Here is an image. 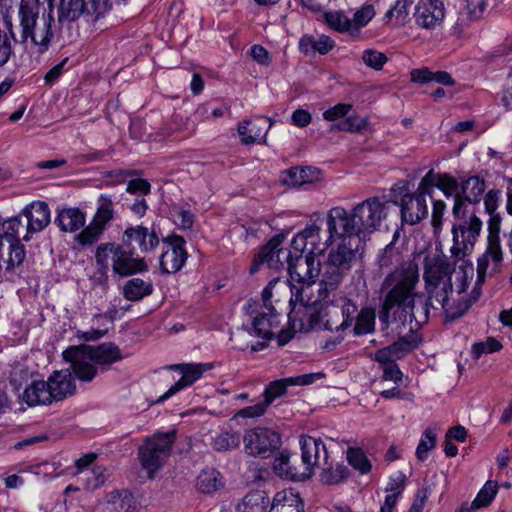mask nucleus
I'll list each match as a JSON object with an SVG mask.
<instances>
[{
  "label": "nucleus",
  "instance_id": "39",
  "mask_svg": "<svg viewBox=\"0 0 512 512\" xmlns=\"http://www.w3.org/2000/svg\"><path fill=\"white\" fill-rule=\"evenodd\" d=\"M354 335L361 336L372 333L375 329V311L371 307H363L355 319Z\"/></svg>",
  "mask_w": 512,
  "mask_h": 512
},
{
  "label": "nucleus",
  "instance_id": "54",
  "mask_svg": "<svg viewBox=\"0 0 512 512\" xmlns=\"http://www.w3.org/2000/svg\"><path fill=\"white\" fill-rule=\"evenodd\" d=\"M335 305L340 308L341 318L346 322L347 328H350L359 312L358 307L351 299L346 297L335 298Z\"/></svg>",
  "mask_w": 512,
  "mask_h": 512
},
{
  "label": "nucleus",
  "instance_id": "34",
  "mask_svg": "<svg viewBox=\"0 0 512 512\" xmlns=\"http://www.w3.org/2000/svg\"><path fill=\"white\" fill-rule=\"evenodd\" d=\"M51 394L47 390V385L45 381H33L30 385H28L21 399L28 406L33 407L37 405H49L53 402L50 398Z\"/></svg>",
  "mask_w": 512,
  "mask_h": 512
},
{
  "label": "nucleus",
  "instance_id": "60",
  "mask_svg": "<svg viewBox=\"0 0 512 512\" xmlns=\"http://www.w3.org/2000/svg\"><path fill=\"white\" fill-rule=\"evenodd\" d=\"M375 9L372 5H365L354 13L352 20V27L356 30L366 26L369 21L374 17Z\"/></svg>",
  "mask_w": 512,
  "mask_h": 512
},
{
  "label": "nucleus",
  "instance_id": "5",
  "mask_svg": "<svg viewBox=\"0 0 512 512\" xmlns=\"http://www.w3.org/2000/svg\"><path fill=\"white\" fill-rule=\"evenodd\" d=\"M95 261L97 272L100 275L99 279L103 283L108 279L110 266L113 273L120 277H128L148 270L145 259L139 257L123 242L121 244L107 242L98 245L95 251Z\"/></svg>",
  "mask_w": 512,
  "mask_h": 512
},
{
  "label": "nucleus",
  "instance_id": "13",
  "mask_svg": "<svg viewBox=\"0 0 512 512\" xmlns=\"http://www.w3.org/2000/svg\"><path fill=\"white\" fill-rule=\"evenodd\" d=\"M498 199L499 191L497 190H489L484 197L485 210L490 215L486 255L495 263H500L503 258L500 241L501 217L498 213H495L498 207Z\"/></svg>",
  "mask_w": 512,
  "mask_h": 512
},
{
  "label": "nucleus",
  "instance_id": "43",
  "mask_svg": "<svg viewBox=\"0 0 512 512\" xmlns=\"http://www.w3.org/2000/svg\"><path fill=\"white\" fill-rule=\"evenodd\" d=\"M241 442V435L234 430L218 433L212 441V447L218 452H225L237 448Z\"/></svg>",
  "mask_w": 512,
  "mask_h": 512
},
{
  "label": "nucleus",
  "instance_id": "19",
  "mask_svg": "<svg viewBox=\"0 0 512 512\" xmlns=\"http://www.w3.org/2000/svg\"><path fill=\"white\" fill-rule=\"evenodd\" d=\"M485 189V181L479 176H472L462 181L461 196L457 197L456 203L453 205V216H458L462 211L468 212L467 207L469 204H478L482 199Z\"/></svg>",
  "mask_w": 512,
  "mask_h": 512
},
{
  "label": "nucleus",
  "instance_id": "59",
  "mask_svg": "<svg viewBox=\"0 0 512 512\" xmlns=\"http://www.w3.org/2000/svg\"><path fill=\"white\" fill-rule=\"evenodd\" d=\"M101 467H95L91 470L84 472L82 480L85 483L87 489H97L102 486L105 482V476Z\"/></svg>",
  "mask_w": 512,
  "mask_h": 512
},
{
  "label": "nucleus",
  "instance_id": "58",
  "mask_svg": "<svg viewBox=\"0 0 512 512\" xmlns=\"http://www.w3.org/2000/svg\"><path fill=\"white\" fill-rule=\"evenodd\" d=\"M498 490L496 482L487 481L474 499L472 505L476 508L488 506L494 499Z\"/></svg>",
  "mask_w": 512,
  "mask_h": 512
},
{
  "label": "nucleus",
  "instance_id": "56",
  "mask_svg": "<svg viewBox=\"0 0 512 512\" xmlns=\"http://www.w3.org/2000/svg\"><path fill=\"white\" fill-rule=\"evenodd\" d=\"M436 444V434L430 430L426 429L419 441V444L416 448V457L420 461H424L428 457V453L435 447Z\"/></svg>",
  "mask_w": 512,
  "mask_h": 512
},
{
  "label": "nucleus",
  "instance_id": "1",
  "mask_svg": "<svg viewBox=\"0 0 512 512\" xmlns=\"http://www.w3.org/2000/svg\"><path fill=\"white\" fill-rule=\"evenodd\" d=\"M397 206L396 201L381 200L375 196L358 203L351 211L340 206L333 207L327 213V231L323 235L322 228L317 223L303 229L310 245L308 254H322L335 239H342V243L335 249L343 244L350 248L345 243L347 238H360L376 231L392 212L396 214Z\"/></svg>",
  "mask_w": 512,
  "mask_h": 512
},
{
  "label": "nucleus",
  "instance_id": "31",
  "mask_svg": "<svg viewBox=\"0 0 512 512\" xmlns=\"http://www.w3.org/2000/svg\"><path fill=\"white\" fill-rule=\"evenodd\" d=\"M55 223L61 231L74 233L84 227L86 216L79 208H64L59 211Z\"/></svg>",
  "mask_w": 512,
  "mask_h": 512
},
{
  "label": "nucleus",
  "instance_id": "36",
  "mask_svg": "<svg viewBox=\"0 0 512 512\" xmlns=\"http://www.w3.org/2000/svg\"><path fill=\"white\" fill-rule=\"evenodd\" d=\"M122 293L124 298L129 301H140L153 293V284L151 281L132 278L124 283Z\"/></svg>",
  "mask_w": 512,
  "mask_h": 512
},
{
  "label": "nucleus",
  "instance_id": "17",
  "mask_svg": "<svg viewBox=\"0 0 512 512\" xmlns=\"http://www.w3.org/2000/svg\"><path fill=\"white\" fill-rule=\"evenodd\" d=\"M274 472L281 478L303 481L311 477V470H307L301 458L288 450H282L273 462Z\"/></svg>",
  "mask_w": 512,
  "mask_h": 512
},
{
  "label": "nucleus",
  "instance_id": "47",
  "mask_svg": "<svg viewBox=\"0 0 512 512\" xmlns=\"http://www.w3.org/2000/svg\"><path fill=\"white\" fill-rule=\"evenodd\" d=\"M326 24L338 32L350 31L352 27V20L344 11H328L323 15Z\"/></svg>",
  "mask_w": 512,
  "mask_h": 512
},
{
  "label": "nucleus",
  "instance_id": "9",
  "mask_svg": "<svg viewBox=\"0 0 512 512\" xmlns=\"http://www.w3.org/2000/svg\"><path fill=\"white\" fill-rule=\"evenodd\" d=\"M22 226L19 217L11 218L1 225L0 269L11 271L23 263L25 248L19 238V230Z\"/></svg>",
  "mask_w": 512,
  "mask_h": 512
},
{
  "label": "nucleus",
  "instance_id": "14",
  "mask_svg": "<svg viewBox=\"0 0 512 512\" xmlns=\"http://www.w3.org/2000/svg\"><path fill=\"white\" fill-rule=\"evenodd\" d=\"M315 303L308 294H306V301H296L294 298L290 303L294 304V307L289 313L288 319L295 332H309L315 328H321L322 308L317 309L314 306Z\"/></svg>",
  "mask_w": 512,
  "mask_h": 512
},
{
  "label": "nucleus",
  "instance_id": "40",
  "mask_svg": "<svg viewBox=\"0 0 512 512\" xmlns=\"http://www.w3.org/2000/svg\"><path fill=\"white\" fill-rule=\"evenodd\" d=\"M238 135L241 143L245 145H251L258 142L260 139L265 138L268 128L263 130L257 126L256 123H252L249 120H244L238 125Z\"/></svg>",
  "mask_w": 512,
  "mask_h": 512
},
{
  "label": "nucleus",
  "instance_id": "26",
  "mask_svg": "<svg viewBox=\"0 0 512 512\" xmlns=\"http://www.w3.org/2000/svg\"><path fill=\"white\" fill-rule=\"evenodd\" d=\"M284 241L283 235H275L269 242L262 247V255L266 259L267 266L271 269H284L289 266L292 260V253L289 249L280 247Z\"/></svg>",
  "mask_w": 512,
  "mask_h": 512
},
{
  "label": "nucleus",
  "instance_id": "28",
  "mask_svg": "<svg viewBox=\"0 0 512 512\" xmlns=\"http://www.w3.org/2000/svg\"><path fill=\"white\" fill-rule=\"evenodd\" d=\"M321 172L315 167H291L281 173L280 182L288 187H299L318 181Z\"/></svg>",
  "mask_w": 512,
  "mask_h": 512
},
{
  "label": "nucleus",
  "instance_id": "12",
  "mask_svg": "<svg viewBox=\"0 0 512 512\" xmlns=\"http://www.w3.org/2000/svg\"><path fill=\"white\" fill-rule=\"evenodd\" d=\"M245 453L253 457H268L281 445L280 434L269 428L249 429L243 436Z\"/></svg>",
  "mask_w": 512,
  "mask_h": 512
},
{
  "label": "nucleus",
  "instance_id": "55",
  "mask_svg": "<svg viewBox=\"0 0 512 512\" xmlns=\"http://www.w3.org/2000/svg\"><path fill=\"white\" fill-rule=\"evenodd\" d=\"M480 295H481L480 288L475 287L471 291L468 299L458 300L457 304H456V310H449V320L453 321V320L463 316L469 310V308L472 306V304L475 303L479 299Z\"/></svg>",
  "mask_w": 512,
  "mask_h": 512
},
{
  "label": "nucleus",
  "instance_id": "51",
  "mask_svg": "<svg viewBox=\"0 0 512 512\" xmlns=\"http://www.w3.org/2000/svg\"><path fill=\"white\" fill-rule=\"evenodd\" d=\"M412 0H397L385 14V21L389 22L392 17H395L398 24H405L409 15V7L412 5Z\"/></svg>",
  "mask_w": 512,
  "mask_h": 512
},
{
  "label": "nucleus",
  "instance_id": "41",
  "mask_svg": "<svg viewBox=\"0 0 512 512\" xmlns=\"http://www.w3.org/2000/svg\"><path fill=\"white\" fill-rule=\"evenodd\" d=\"M400 236L399 230H396L393 234L392 241L386 245L382 254L378 258V263L381 268L392 267L400 264L401 262V248L396 246V241Z\"/></svg>",
  "mask_w": 512,
  "mask_h": 512
},
{
  "label": "nucleus",
  "instance_id": "48",
  "mask_svg": "<svg viewBox=\"0 0 512 512\" xmlns=\"http://www.w3.org/2000/svg\"><path fill=\"white\" fill-rule=\"evenodd\" d=\"M419 342L420 341L417 335L404 336L388 347L391 350L392 355H394L397 360L403 358L409 352L416 349L419 345Z\"/></svg>",
  "mask_w": 512,
  "mask_h": 512
},
{
  "label": "nucleus",
  "instance_id": "3",
  "mask_svg": "<svg viewBox=\"0 0 512 512\" xmlns=\"http://www.w3.org/2000/svg\"><path fill=\"white\" fill-rule=\"evenodd\" d=\"M418 274L415 271L406 270L400 274L396 283L386 294L380 320L386 322L390 311L397 307L394 312V321L400 322L403 326L409 324V330L418 329L429 320L430 308L438 309L433 302L425 299L424 295L414 293Z\"/></svg>",
  "mask_w": 512,
  "mask_h": 512
},
{
  "label": "nucleus",
  "instance_id": "2",
  "mask_svg": "<svg viewBox=\"0 0 512 512\" xmlns=\"http://www.w3.org/2000/svg\"><path fill=\"white\" fill-rule=\"evenodd\" d=\"M357 259V250L344 244L331 249L324 262L322 278L319 281L318 297L314 302H324L322 308L321 329L331 332L345 331L346 322L341 318V311L335 305L336 292L344 278L350 272Z\"/></svg>",
  "mask_w": 512,
  "mask_h": 512
},
{
  "label": "nucleus",
  "instance_id": "24",
  "mask_svg": "<svg viewBox=\"0 0 512 512\" xmlns=\"http://www.w3.org/2000/svg\"><path fill=\"white\" fill-rule=\"evenodd\" d=\"M423 279L425 285L437 284L451 280L454 267L445 259L439 256H426L423 263Z\"/></svg>",
  "mask_w": 512,
  "mask_h": 512
},
{
  "label": "nucleus",
  "instance_id": "29",
  "mask_svg": "<svg viewBox=\"0 0 512 512\" xmlns=\"http://www.w3.org/2000/svg\"><path fill=\"white\" fill-rule=\"evenodd\" d=\"M453 290L452 281L446 280L442 283L425 285L427 300L434 303L435 306H440L446 313V318L449 320V310H456L455 302L449 305V294Z\"/></svg>",
  "mask_w": 512,
  "mask_h": 512
},
{
  "label": "nucleus",
  "instance_id": "16",
  "mask_svg": "<svg viewBox=\"0 0 512 512\" xmlns=\"http://www.w3.org/2000/svg\"><path fill=\"white\" fill-rule=\"evenodd\" d=\"M255 313L252 321L253 331L257 337L264 340H270L279 334V344L284 345L292 337L288 335L283 339L284 331L280 329L279 314L274 307H265V309L254 310Z\"/></svg>",
  "mask_w": 512,
  "mask_h": 512
},
{
  "label": "nucleus",
  "instance_id": "63",
  "mask_svg": "<svg viewBox=\"0 0 512 512\" xmlns=\"http://www.w3.org/2000/svg\"><path fill=\"white\" fill-rule=\"evenodd\" d=\"M268 406L264 400L260 403L240 409L236 414L235 418H257L265 414Z\"/></svg>",
  "mask_w": 512,
  "mask_h": 512
},
{
  "label": "nucleus",
  "instance_id": "20",
  "mask_svg": "<svg viewBox=\"0 0 512 512\" xmlns=\"http://www.w3.org/2000/svg\"><path fill=\"white\" fill-rule=\"evenodd\" d=\"M445 17V7L441 0H420L414 12L416 24L424 29H434L441 25Z\"/></svg>",
  "mask_w": 512,
  "mask_h": 512
},
{
  "label": "nucleus",
  "instance_id": "37",
  "mask_svg": "<svg viewBox=\"0 0 512 512\" xmlns=\"http://www.w3.org/2000/svg\"><path fill=\"white\" fill-rule=\"evenodd\" d=\"M410 78L412 82L426 84L434 81L436 83L453 86L455 84L454 79L446 71L432 72L428 68L413 69L410 72Z\"/></svg>",
  "mask_w": 512,
  "mask_h": 512
},
{
  "label": "nucleus",
  "instance_id": "11",
  "mask_svg": "<svg viewBox=\"0 0 512 512\" xmlns=\"http://www.w3.org/2000/svg\"><path fill=\"white\" fill-rule=\"evenodd\" d=\"M109 9L108 0H60L58 22L71 23L81 15H86L92 21H97Z\"/></svg>",
  "mask_w": 512,
  "mask_h": 512
},
{
  "label": "nucleus",
  "instance_id": "45",
  "mask_svg": "<svg viewBox=\"0 0 512 512\" xmlns=\"http://www.w3.org/2000/svg\"><path fill=\"white\" fill-rule=\"evenodd\" d=\"M114 209L113 201L108 195H100L98 198V206L96 213L92 219L95 223L106 229V225L113 220Z\"/></svg>",
  "mask_w": 512,
  "mask_h": 512
},
{
  "label": "nucleus",
  "instance_id": "25",
  "mask_svg": "<svg viewBox=\"0 0 512 512\" xmlns=\"http://www.w3.org/2000/svg\"><path fill=\"white\" fill-rule=\"evenodd\" d=\"M27 219L26 234L23 241L30 240V234L42 231L50 223V209L45 202H34L22 211Z\"/></svg>",
  "mask_w": 512,
  "mask_h": 512
},
{
  "label": "nucleus",
  "instance_id": "50",
  "mask_svg": "<svg viewBox=\"0 0 512 512\" xmlns=\"http://www.w3.org/2000/svg\"><path fill=\"white\" fill-rule=\"evenodd\" d=\"M288 386H292L289 377L270 382L263 393L265 404L269 407L275 399L287 392Z\"/></svg>",
  "mask_w": 512,
  "mask_h": 512
},
{
  "label": "nucleus",
  "instance_id": "64",
  "mask_svg": "<svg viewBox=\"0 0 512 512\" xmlns=\"http://www.w3.org/2000/svg\"><path fill=\"white\" fill-rule=\"evenodd\" d=\"M352 105L339 103L323 112V118L327 121H335L346 116L351 110Z\"/></svg>",
  "mask_w": 512,
  "mask_h": 512
},
{
  "label": "nucleus",
  "instance_id": "21",
  "mask_svg": "<svg viewBox=\"0 0 512 512\" xmlns=\"http://www.w3.org/2000/svg\"><path fill=\"white\" fill-rule=\"evenodd\" d=\"M122 242L128 247L141 253L154 250L159 244V237L154 230H149L142 225L130 226L125 229L122 235Z\"/></svg>",
  "mask_w": 512,
  "mask_h": 512
},
{
  "label": "nucleus",
  "instance_id": "15",
  "mask_svg": "<svg viewBox=\"0 0 512 512\" xmlns=\"http://www.w3.org/2000/svg\"><path fill=\"white\" fill-rule=\"evenodd\" d=\"M185 243L184 238L178 235H171L163 239L164 251L160 257L162 274L176 273L182 269L188 257L184 248Z\"/></svg>",
  "mask_w": 512,
  "mask_h": 512
},
{
  "label": "nucleus",
  "instance_id": "30",
  "mask_svg": "<svg viewBox=\"0 0 512 512\" xmlns=\"http://www.w3.org/2000/svg\"><path fill=\"white\" fill-rule=\"evenodd\" d=\"M304 505L293 489L279 491L275 494L268 512H303Z\"/></svg>",
  "mask_w": 512,
  "mask_h": 512
},
{
  "label": "nucleus",
  "instance_id": "7",
  "mask_svg": "<svg viewBox=\"0 0 512 512\" xmlns=\"http://www.w3.org/2000/svg\"><path fill=\"white\" fill-rule=\"evenodd\" d=\"M19 18L21 26V43L28 39L38 47L40 53L45 52L53 37L51 25L53 17L49 14L39 20V9L32 2H25L19 7Z\"/></svg>",
  "mask_w": 512,
  "mask_h": 512
},
{
  "label": "nucleus",
  "instance_id": "33",
  "mask_svg": "<svg viewBox=\"0 0 512 512\" xmlns=\"http://www.w3.org/2000/svg\"><path fill=\"white\" fill-rule=\"evenodd\" d=\"M107 509L110 512H137L139 503L127 490H117L107 496Z\"/></svg>",
  "mask_w": 512,
  "mask_h": 512
},
{
  "label": "nucleus",
  "instance_id": "35",
  "mask_svg": "<svg viewBox=\"0 0 512 512\" xmlns=\"http://www.w3.org/2000/svg\"><path fill=\"white\" fill-rule=\"evenodd\" d=\"M270 499L265 491L256 490L248 493L237 505V512H267Z\"/></svg>",
  "mask_w": 512,
  "mask_h": 512
},
{
  "label": "nucleus",
  "instance_id": "38",
  "mask_svg": "<svg viewBox=\"0 0 512 512\" xmlns=\"http://www.w3.org/2000/svg\"><path fill=\"white\" fill-rule=\"evenodd\" d=\"M223 486L220 473L214 469L203 470L197 477V489L206 494H211Z\"/></svg>",
  "mask_w": 512,
  "mask_h": 512
},
{
  "label": "nucleus",
  "instance_id": "44",
  "mask_svg": "<svg viewBox=\"0 0 512 512\" xmlns=\"http://www.w3.org/2000/svg\"><path fill=\"white\" fill-rule=\"evenodd\" d=\"M81 231L75 236L74 240L82 247L92 246L98 242L103 235L105 228L91 221L89 225L80 229Z\"/></svg>",
  "mask_w": 512,
  "mask_h": 512
},
{
  "label": "nucleus",
  "instance_id": "32",
  "mask_svg": "<svg viewBox=\"0 0 512 512\" xmlns=\"http://www.w3.org/2000/svg\"><path fill=\"white\" fill-rule=\"evenodd\" d=\"M335 46V42L327 35H320L318 38L312 35H303L299 40V50L306 56H313L316 53L327 54Z\"/></svg>",
  "mask_w": 512,
  "mask_h": 512
},
{
  "label": "nucleus",
  "instance_id": "57",
  "mask_svg": "<svg viewBox=\"0 0 512 512\" xmlns=\"http://www.w3.org/2000/svg\"><path fill=\"white\" fill-rule=\"evenodd\" d=\"M437 173L434 172L433 169L429 170L426 175L421 179L420 183L418 184L417 190L413 193L420 199H425L426 196H429L432 198L434 188L436 187L437 183Z\"/></svg>",
  "mask_w": 512,
  "mask_h": 512
},
{
  "label": "nucleus",
  "instance_id": "23",
  "mask_svg": "<svg viewBox=\"0 0 512 512\" xmlns=\"http://www.w3.org/2000/svg\"><path fill=\"white\" fill-rule=\"evenodd\" d=\"M72 372L71 367L66 370L54 371L48 380L45 381L47 390L51 394L50 398L53 401H61L74 394L76 386L71 374Z\"/></svg>",
  "mask_w": 512,
  "mask_h": 512
},
{
  "label": "nucleus",
  "instance_id": "22",
  "mask_svg": "<svg viewBox=\"0 0 512 512\" xmlns=\"http://www.w3.org/2000/svg\"><path fill=\"white\" fill-rule=\"evenodd\" d=\"M299 444L301 448V461L305 464L307 470H311V475L313 474L314 467L320 465L321 459H323L324 464H327L328 452L320 438L301 435Z\"/></svg>",
  "mask_w": 512,
  "mask_h": 512
},
{
  "label": "nucleus",
  "instance_id": "61",
  "mask_svg": "<svg viewBox=\"0 0 512 512\" xmlns=\"http://www.w3.org/2000/svg\"><path fill=\"white\" fill-rule=\"evenodd\" d=\"M363 62L375 70H381L387 62L385 54L376 50H365L362 55Z\"/></svg>",
  "mask_w": 512,
  "mask_h": 512
},
{
  "label": "nucleus",
  "instance_id": "53",
  "mask_svg": "<svg viewBox=\"0 0 512 512\" xmlns=\"http://www.w3.org/2000/svg\"><path fill=\"white\" fill-rule=\"evenodd\" d=\"M367 125L368 121L366 118L350 116L336 124H333L330 128V131L340 130L355 133L364 130Z\"/></svg>",
  "mask_w": 512,
  "mask_h": 512
},
{
  "label": "nucleus",
  "instance_id": "62",
  "mask_svg": "<svg viewBox=\"0 0 512 512\" xmlns=\"http://www.w3.org/2000/svg\"><path fill=\"white\" fill-rule=\"evenodd\" d=\"M126 191L144 197L151 192V185L146 179L137 178L128 182Z\"/></svg>",
  "mask_w": 512,
  "mask_h": 512
},
{
  "label": "nucleus",
  "instance_id": "6",
  "mask_svg": "<svg viewBox=\"0 0 512 512\" xmlns=\"http://www.w3.org/2000/svg\"><path fill=\"white\" fill-rule=\"evenodd\" d=\"M324 264L321 265L320 260L311 254H297L287 266L289 273V285L291 298L289 303L296 301H306L307 291L315 284V279L321 273L323 274Z\"/></svg>",
  "mask_w": 512,
  "mask_h": 512
},
{
  "label": "nucleus",
  "instance_id": "10",
  "mask_svg": "<svg viewBox=\"0 0 512 512\" xmlns=\"http://www.w3.org/2000/svg\"><path fill=\"white\" fill-rule=\"evenodd\" d=\"M175 441V433H156L148 437L144 444L138 449V456L141 466L147 471L150 479L154 478L157 472L168 459L172 445Z\"/></svg>",
  "mask_w": 512,
  "mask_h": 512
},
{
  "label": "nucleus",
  "instance_id": "49",
  "mask_svg": "<svg viewBox=\"0 0 512 512\" xmlns=\"http://www.w3.org/2000/svg\"><path fill=\"white\" fill-rule=\"evenodd\" d=\"M347 461L348 463L361 474H367L372 469V464L360 448H348L347 449Z\"/></svg>",
  "mask_w": 512,
  "mask_h": 512
},
{
  "label": "nucleus",
  "instance_id": "8",
  "mask_svg": "<svg viewBox=\"0 0 512 512\" xmlns=\"http://www.w3.org/2000/svg\"><path fill=\"white\" fill-rule=\"evenodd\" d=\"M454 217L452 225L453 245L450 249L451 255L456 260H462L469 255L480 236L482 221L474 214L468 212L459 213Z\"/></svg>",
  "mask_w": 512,
  "mask_h": 512
},
{
  "label": "nucleus",
  "instance_id": "18",
  "mask_svg": "<svg viewBox=\"0 0 512 512\" xmlns=\"http://www.w3.org/2000/svg\"><path fill=\"white\" fill-rule=\"evenodd\" d=\"M169 368L173 370H179L182 374V377L174 385H172L168 391H166L155 401H152L149 406L162 403L180 390L195 383L198 379L201 378L202 374L210 368V365L201 363L174 364Z\"/></svg>",
  "mask_w": 512,
  "mask_h": 512
},
{
  "label": "nucleus",
  "instance_id": "42",
  "mask_svg": "<svg viewBox=\"0 0 512 512\" xmlns=\"http://www.w3.org/2000/svg\"><path fill=\"white\" fill-rule=\"evenodd\" d=\"M326 465L320 474V480L325 485H337L350 476V470L344 464Z\"/></svg>",
  "mask_w": 512,
  "mask_h": 512
},
{
  "label": "nucleus",
  "instance_id": "4",
  "mask_svg": "<svg viewBox=\"0 0 512 512\" xmlns=\"http://www.w3.org/2000/svg\"><path fill=\"white\" fill-rule=\"evenodd\" d=\"M62 356L71 364L74 375L84 382H91L97 375L95 364L109 366L123 359L119 347L112 342L97 346H70L63 351Z\"/></svg>",
  "mask_w": 512,
  "mask_h": 512
},
{
  "label": "nucleus",
  "instance_id": "46",
  "mask_svg": "<svg viewBox=\"0 0 512 512\" xmlns=\"http://www.w3.org/2000/svg\"><path fill=\"white\" fill-rule=\"evenodd\" d=\"M436 187L440 189L446 198L452 197L454 204L458 196H461V185H459L457 179L447 173H437Z\"/></svg>",
  "mask_w": 512,
  "mask_h": 512
},
{
  "label": "nucleus",
  "instance_id": "27",
  "mask_svg": "<svg viewBox=\"0 0 512 512\" xmlns=\"http://www.w3.org/2000/svg\"><path fill=\"white\" fill-rule=\"evenodd\" d=\"M399 206L402 222L410 225L417 224L428 214L426 199H420L414 194H405Z\"/></svg>",
  "mask_w": 512,
  "mask_h": 512
},
{
  "label": "nucleus",
  "instance_id": "52",
  "mask_svg": "<svg viewBox=\"0 0 512 512\" xmlns=\"http://www.w3.org/2000/svg\"><path fill=\"white\" fill-rule=\"evenodd\" d=\"M503 345L494 337H487L483 342H477L472 345V358L478 360L483 354L498 352Z\"/></svg>",
  "mask_w": 512,
  "mask_h": 512
}]
</instances>
